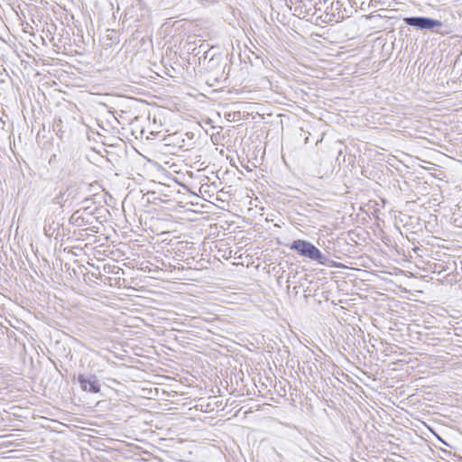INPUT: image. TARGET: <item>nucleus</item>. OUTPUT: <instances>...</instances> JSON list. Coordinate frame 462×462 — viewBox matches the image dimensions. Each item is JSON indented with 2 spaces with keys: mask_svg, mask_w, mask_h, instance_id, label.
<instances>
[{
  "mask_svg": "<svg viewBox=\"0 0 462 462\" xmlns=\"http://www.w3.org/2000/svg\"><path fill=\"white\" fill-rule=\"evenodd\" d=\"M346 16V10L342 9V4L340 1H334L331 3L329 7L326 9V16L323 22H338L339 20L345 19Z\"/></svg>",
  "mask_w": 462,
  "mask_h": 462,
  "instance_id": "obj_6",
  "label": "nucleus"
},
{
  "mask_svg": "<svg viewBox=\"0 0 462 462\" xmlns=\"http://www.w3.org/2000/svg\"><path fill=\"white\" fill-rule=\"evenodd\" d=\"M403 22L405 24L412 26L419 31H430L437 34H440L441 36L448 35L449 33H451V30L448 28V26H445L441 21L430 17H404Z\"/></svg>",
  "mask_w": 462,
  "mask_h": 462,
  "instance_id": "obj_1",
  "label": "nucleus"
},
{
  "mask_svg": "<svg viewBox=\"0 0 462 462\" xmlns=\"http://www.w3.org/2000/svg\"><path fill=\"white\" fill-rule=\"evenodd\" d=\"M439 440L444 444V445H447L448 446V443L445 442L443 439H439Z\"/></svg>",
  "mask_w": 462,
  "mask_h": 462,
  "instance_id": "obj_9",
  "label": "nucleus"
},
{
  "mask_svg": "<svg viewBox=\"0 0 462 462\" xmlns=\"http://www.w3.org/2000/svg\"><path fill=\"white\" fill-rule=\"evenodd\" d=\"M290 248L298 252L301 256L317 261L319 264L327 265L328 258L319 248L309 241L298 239L293 241Z\"/></svg>",
  "mask_w": 462,
  "mask_h": 462,
  "instance_id": "obj_2",
  "label": "nucleus"
},
{
  "mask_svg": "<svg viewBox=\"0 0 462 462\" xmlns=\"http://www.w3.org/2000/svg\"><path fill=\"white\" fill-rule=\"evenodd\" d=\"M96 209V207L82 206L70 216L69 223L79 227L92 225Z\"/></svg>",
  "mask_w": 462,
  "mask_h": 462,
  "instance_id": "obj_4",
  "label": "nucleus"
},
{
  "mask_svg": "<svg viewBox=\"0 0 462 462\" xmlns=\"http://www.w3.org/2000/svg\"><path fill=\"white\" fill-rule=\"evenodd\" d=\"M82 206H90L94 205V201L91 198H86L82 200Z\"/></svg>",
  "mask_w": 462,
  "mask_h": 462,
  "instance_id": "obj_8",
  "label": "nucleus"
},
{
  "mask_svg": "<svg viewBox=\"0 0 462 462\" xmlns=\"http://www.w3.org/2000/svg\"><path fill=\"white\" fill-rule=\"evenodd\" d=\"M79 193V189L76 188H67L64 191H60V193L55 197L54 202L63 206V203L69 198L71 199H77Z\"/></svg>",
  "mask_w": 462,
  "mask_h": 462,
  "instance_id": "obj_7",
  "label": "nucleus"
},
{
  "mask_svg": "<svg viewBox=\"0 0 462 462\" xmlns=\"http://www.w3.org/2000/svg\"><path fill=\"white\" fill-rule=\"evenodd\" d=\"M320 0H291V10L299 18H312L321 8L319 6Z\"/></svg>",
  "mask_w": 462,
  "mask_h": 462,
  "instance_id": "obj_3",
  "label": "nucleus"
},
{
  "mask_svg": "<svg viewBox=\"0 0 462 462\" xmlns=\"http://www.w3.org/2000/svg\"><path fill=\"white\" fill-rule=\"evenodd\" d=\"M78 382L80 384V388L84 392L98 393L101 390L99 381L95 374H90L88 376L85 374H79L78 376Z\"/></svg>",
  "mask_w": 462,
  "mask_h": 462,
  "instance_id": "obj_5",
  "label": "nucleus"
}]
</instances>
